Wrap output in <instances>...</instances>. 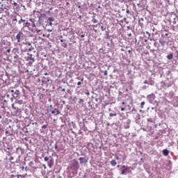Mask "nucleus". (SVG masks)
<instances>
[{"label":"nucleus","instance_id":"obj_6","mask_svg":"<svg viewBox=\"0 0 178 178\" xmlns=\"http://www.w3.org/2000/svg\"><path fill=\"white\" fill-rule=\"evenodd\" d=\"M163 155H164V156H168V155H169V150L164 149L163 150Z\"/></svg>","mask_w":178,"mask_h":178},{"label":"nucleus","instance_id":"obj_5","mask_svg":"<svg viewBox=\"0 0 178 178\" xmlns=\"http://www.w3.org/2000/svg\"><path fill=\"white\" fill-rule=\"evenodd\" d=\"M49 112H51L52 115H59V113H60V112H59L58 110L56 108H55L54 110L50 109Z\"/></svg>","mask_w":178,"mask_h":178},{"label":"nucleus","instance_id":"obj_52","mask_svg":"<svg viewBox=\"0 0 178 178\" xmlns=\"http://www.w3.org/2000/svg\"><path fill=\"white\" fill-rule=\"evenodd\" d=\"M127 29H130V26H127Z\"/></svg>","mask_w":178,"mask_h":178},{"label":"nucleus","instance_id":"obj_24","mask_svg":"<svg viewBox=\"0 0 178 178\" xmlns=\"http://www.w3.org/2000/svg\"><path fill=\"white\" fill-rule=\"evenodd\" d=\"M47 125H45V124L42 126V129H47Z\"/></svg>","mask_w":178,"mask_h":178},{"label":"nucleus","instance_id":"obj_29","mask_svg":"<svg viewBox=\"0 0 178 178\" xmlns=\"http://www.w3.org/2000/svg\"><path fill=\"white\" fill-rule=\"evenodd\" d=\"M124 111H125V108H121V111H122V112H124Z\"/></svg>","mask_w":178,"mask_h":178},{"label":"nucleus","instance_id":"obj_1","mask_svg":"<svg viewBox=\"0 0 178 178\" xmlns=\"http://www.w3.org/2000/svg\"><path fill=\"white\" fill-rule=\"evenodd\" d=\"M70 166L72 170H79V169L80 168L79 161H77L76 159L72 161L71 163L70 164Z\"/></svg>","mask_w":178,"mask_h":178},{"label":"nucleus","instance_id":"obj_23","mask_svg":"<svg viewBox=\"0 0 178 178\" xmlns=\"http://www.w3.org/2000/svg\"><path fill=\"white\" fill-rule=\"evenodd\" d=\"M49 168H52V163L51 162H48Z\"/></svg>","mask_w":178,"mask_h":178},{"label":"nucleus","instance_id":"obj_27","mask_svg":"<svg viewBox=\"0 0 178 178\" xmlns=\"http://www.w3.org/2000/svg\"><path fill=\"white\" fill-rule=\"evenodd\" d=\"M79 102V104H81V102H84V100H83L82 99H81Z\"/></svg>","mask_w":178,"mask_h":178},{"label":"nucleus","instance_id":"obj_57","mask_svg":"<svg viewBox=\"0 0 178 178\" xmlns=\"http://www.w3.org/2000/svg\"><path fill=\"white\" fill-rule=\"evenodd\" d=\"M165 35H168V33H166Z\"/></svg>","mask_w":178,"mask_h":178},{"label":"nucleus","instance_id":"obj_38","mask_svg":"<svg viewBox=\"0 0 178 178\" xmlns=\"http://www.w3.org/2000/svg\"><path fill=\"white\" fill-rule=\"evenodd\" d=\"M122 105H125L126 103H125L124 102H122Z\"/></svg>","mask_w":178,"mask_h":178},{"label":"nucleus","instance_id":"obj_31","mask_svg":"<svg viewBox=\"0 0 178 178\" xmlns=\"http://www.w3.org/2000/svg\"><path fill=\"white\" fill-rule=\"evenodd\" d=\"M81 81H79L78 83H77V86H81Z\"/></svg>","mask_w":178,"mask_h":178},{"label":"nucleus","instance_id":"obj_33","mask_svg":"<svg viewBox=\"0 0 178 178\" xmlns=\"http://www.w3.org/2000/svg\"><path fill=\"white\" fill-rule=\"evenodd\" d=\"M12 108H13V109H16L15 108V104H12Z\"/></svg>","mask_w":178,"mask_h":178},{"label":"nucleus","instance_id":"obj_47","mask_svg":"<svg viewBox=\"0 0 178 178\" xmlns=\"http://www.w3.org/2000/svg\"><path fill=\"white\" fill-rule=\"evenodd\" d=\"M121 51H124V49H121Z\"/></svg>","mask_w":178,"mask_h":178},{"label":"nucleus","instance_id":"obj_26","mask_svg":"<svg viewBox=\"0 0 178 178\" xmlns=\"http://www.w3.org/2000/svg\"><path fill=\"white\" fill-rule=\"evenodd\" d=\"M13 5H14V6H17V3H16V2H13Z\"/></svg>","mask_w":178,"mask_h":178},{"label":"nucleus","instance_id":"obj_14","mask_svg":"<svg viewBox=\"0 0 178 178\" xmlns=\"http://www.w3.org/2000/svg\"><path fill=\"white\" fill-rule=\"evenodd\" d=\"M92 22L94 24L98 23V20L97 19H95V17H93L92 19Z\"/></svg>","mask_w":178,"mask_h":178},{"label":"nucleus","instance_id":"obj_21","mask_svg":"<svg viewBox=\"0 0 178 178\" xmlns=\"http://www.w3.org/2000/svg\"><path fill=\"white\" fill-rule=\"evenodd\" d=\"M116 113H111L110 114H109V116L111 117V118H113V116H116Z\"/></svg>","mask_w":178,"mask_h":178},{"label":"nucleus","instance_id":"obj_43","mask_svg":"<svg viewBox=\"0 0 178 178\" xmlns=\"http://www.w3.org/2000/svg\"><path fill=\"white\" fill-rule=\"evenodd\" d=\"M44 75H45V76H48V73H47V72L44 73Z\"/></svg>","mask_w":178,"mask_h":178},{"label":"nucleus","instance_id":"obj_37","mask_svg":"<svg viewBox=\"0 0 178 178\" xmlns=\"http://www.w3.org/2000/svg\"><path fill=\"white\" fill-rule=\"evenodd\" d=\"M131 50H128V54H131Z\"/></svg>","mask_w":178,"mask_h":178},{"label":"nucleus","instance_id":"obj_59","mask_svg":"<svg viewBox=\"0 0 178 178\" xmlns=\"http://www.w3.org/2000/svg\"><path fill=\"white\" fill-rule=\"evenodd\" d=\"M81 81H83V79H81Z\"/></svg>","mask_w":178,"mask_h":178},{"label":"nucleus","instance_id":"obj_48","mask_svg":"<svg viewBox=\"0 0 178 178\" xmlns=\"http://www.w3.org/2000/svg\"><path fill=\"white\" fill-rule=\"evenodd\" d=\"M11 92H15V90H11Z\"/></svg>","mask_w":178,"mask_h":178},{"label":"nucleus","instance_id":"obj_32","mask_svg":"<svg viewBox=\"0 0 178 178\" xmlns=\"http://www.w3.org/2000/svg\"><path fill=\"white\" fill-rule=\"evenodd\" d=\"M54 148H55V149H58V145H55Z\"/></svg>","mask_w":178,"mask_h":178},{"label":"nucleus","instance_id":"obj_55","mask_svg":"<svg viewBox=\"0 0 178 178\" xmlns=\"http://www.w3.org/2000/svg\"><path fill=\"white\" fill-rule=\"evenodd\" d=\"M60 38H63V36H61V37H60Z\"/></svg>","mask_w":178,"mask_h":178},{"label":"nucleus","instance_id":"obj_8","mask_svg":"<svg viewBox=\"0 0 178 178\" xmlns=\"http://www.w3.org/2000/svg\"><path fill=\"white\" fill-rule=\"evenodd\" d=\"M111 166H116V165H118V163L116 162V160H112L110 162Z\"/></svg>","mask_w":178,"mask_h":178},{"label":"nucleus","instance_id":"obj_2","mask_svg":"<svg viewBox=\"0 0 178 178\" xmlns=\"http://www.w3.org/2000/svg\"><path fill=\"white\" fill-rule=\"evenodd\" d=\"M24 34L23 33V32L19 31L17 34L15 38L17 40V42H22V41H23V40H24Z\"/></svg>","mask_w":178,"mask_h":178},{"label":"nucleus","instance_id":"obj_9","mask_svg":"<svg viewBox=\"0 0 178 178\" xmlns=\"http://www.w3.org/2000/svg\"><path fill=\"white\" fill-rule=\"evenodd\" d=\"M79 161H80V163H81V164L84 163L86 162V158H84V157H80V158H79Z\"/></svg>","mask_w":178,"mask_h":178},{"label":"nucleus","instance_id":"obj_40","mask_svg":"<svg viewBox=\"0 0 178 178\" xmlns=\"http://www.w3.org/2000/svg\"><path fill=\"white\" fill-rule=\"evenodd\" d=\"M13 51H19V49H14Z\"/></svg>","mask_w":178,"mask_h":178},{"label":"nucleus","instance_id":"obj_41","mask_svg":"<svg viewBox=\"0 0 178 178\" xmlns=\"http://www.w3.org/2000/svg\"><path fill=\"white\" fill-rule=\"evenodd\" d=\"M60 42H63V39H61V40H60Z\"/></svg>","mask_w":178,"mask_h":178},{"label":"nucleus","instance_id":"obj_4","mask_svg":"<svg viewBox=\"0 0 178 178\" xmlns=\"http://www.w3.org/2000/svg\"><path fill=\"white\" fill-rule=\"evenodd\" d=\"M156 97H155V94L152 93L149 95H147V99H149V101H154V99H155Z\"/></svg>","mask_w":178,"mask_h":178},{"label":"nucleus","instance_id":"obj_46","mask_svg":"<svg viewBox=\"0 0 178 178\" xmlns=\"http://www.w3.org/2000/svg\"><path fill=\"white\" fill-rule=\"evenodd\" d=\"M104 74H105V76H106V74H107V72H106V71L105 72Z\"/></svg>","mask_w":178,"mask_h":178},{"label":"nucleus","instance_id":"obj_11","mask_svg":"<svg viewBox=\"0 0 178 178\" xmlns=\"http://www.w3.org/2000/svg\"><path fill=\"white\" fill-rule=\"evenodd\" d=\"M122 168H125V169L122 170L121 175H126V170H127V167H126V165H123Z\"/></svg>","mask_w":178,"mask_h":178},{"label":"nucleus","instance_id":"obj_17","mask_svg":"<svg viewBox=\"0 0 178 178\" xmlns=\"http://www.w3.org/2000/svg\"><path fill=\"white\" fill-rule=\"evenodd\" d=\"M58 89L60 90L63 92H65V91H66L65 88H63L62 86H59Z\"/></svg>","mask_w":178,"mask_h":178},{"label":"nucleus","instance_id":"obj_56","mask_svg":"<svg viewBox=\"0 0 178 178\" xmlns=\"http://www.w3.org/2000/svg\"><path fill=\"white\" fill-rule=\"evenodd\" d=\"M77 88H80V87H79V86H78V87H77Z\"/></svg>","mask_w":178,"mask_h":178},{"label":"nucleus","instance_id":"obj_16","mask_svg":"<svg viewBox=\"0 0 178 178\" xmlns=\"http://www.w3.org/2000/svg\"><path fill=\"white\" fill-rule=\"evenodd\" d=\"M61 47L63 48H67V44L64 42L61 44Z\"/></svg>","mask_w":178,"mask_h":178},{"label":"nucleus","instance_id":"obj_45","mask_svg":"<svg viewBox=\"0 0 178 178\" xmlns=\"http://www.w3.org/2000/svg\"><path fill=\"white\" fill-rule=\"evenodd\" d=\"M22 170H24V167H22Z\"/></svg>","mask_w":178,"mask_h":178},{"label":"nucleus","instance_id":"obj_15","mask_svg":"<svg viewBox=\"0 0 178 178\" xmlns=\"http://www.w3.org/2000/svg\"><path fill=\"white\" fill-rule=\"evenodd\" d=\"M147 122H149V123H152L153 124L155 123L154 122V120H152V118H148Z\"/></svg>","mask_w":178,"mask_h":178},{"label":"nucleus","instance_id":"obj_10","mask_svg":"<svg viewBox=\"0 0 178 178\" xmlns=\"http://www.w3.org/2000/svg\"><path fill=\"white\" fill-rule=\"evenodd\" d=\"M167 59H168L169 60H172V59H173V54H170L169 55H168Z\"/></svg>","mask_w":178,"mask_h":178},{"label":"nucleus","instance_id":"obj_7","mask_svg":"<svg viewBox=\"0 0 178 178\" xmlns=\"http://www.w3.org/2000/svg\"><path fill=\"white\" fill-rule=\"evenodd\" d=\"M22 111L19 108H17L15 111V116H20Z\"/></svg>","mask_w":178,"mask_h":178},{"label":"nucleus","instance_id":"obj_12","mask_svg":"<svg viewBox=\"0 0 178 178\" xmlns=\"http://www.w3.org/2000/svg\"><path fill=\"white\" fill-rule=\"evenodd\" d=\"M13 23H14V24H16L17 23V18H16V17H14L13 18Z\"/></svg>","mask_w":178,"mask_h":178},{"label":"nucleus","instance_id":"obj_39","mask_svg":"<svg viewBox=\"0 0 178 178\" xmlns=\"http://www.w3.org/2000/svg\"><path fill=\"white\" fill-rule=\"evenodd\" d=\"M128 36H129V37H131V33H129V34H128Z\"/></svg>","mask_w":178,"mask_h":178},{"label":"nucleus","instance_id":"obj_20","mask_svg":"<svg viewBox=\"0 0 178 178\" xmlns=\"http://www.w3.org/2000/svg\"><path fill=\"white\" fill-rule=\"evenodd\" d=\"M24 22H26L25 19H21L18 22V23H19V24H22V22L24 23Z\"/></svg>","mask_w":178,"mask_h":178},{"label":"nucleus","instance_id":"obj_54","mask_svg":"<svg viewBox=\"0 0 178 178\" xmlns=\"http://www.w3.org/2000/svg\"><path fill=\"white\" fill-rule=\"evenodd\" d=\"M10 159H13V157H11Z\"/></svg>","mask_w":178,"mask_h":178},{"label":"nucleus","instance_id":"obj_22","mask_svg":"<svg viewBox=\"0 0 178 178\" xmlns=\"http://www.w3.org/2000/svg\"><path fill=\"white\" fill-rule=\"evenodd\" d=\"M44 160L45 162H48V161H49V157H44Z\"/></svg>","mask_w":178,"mask_h":178},{"label":"nucleus","instance_id":"obj_58","mask_svg":"<svg viewBox=\"0 0 178 178\" xmlns=\"http://www.w3.org/2000/svg\"><path fill=\"white\" fill-rule=\"evenodd\" d=\"M123 169H126V168H123Z\"/></svg>","mask_w":178,"mask_h":178},{"label":"nucleus","instance_id":"obj_30","mask_svg":"<svg viewBox=\"0 0 178 178\" xmlns=\"http://www.w3.org/2000/svg\"><path fill=\"white\" fill-rule=\"evenodd\" d=\"M19 58V56H18V55H16V56H14V59H16V58Z\"/></svg>","mask_w":178,"mask_h":178},{"label":"nucleus","instance_id":"obj_25","mask_svg":"<svg viewBox=\"0 0 178 178\" xmlns=\"http://www.w3.org/2000/svg\"><path fill=\"white\" fill-rule=\"evenodd\" d=\"M115 159H117V161H119L120 159L119 158V156L116 155L115 156Z\"/></svg>","mask_w":178,"mask_h":178},{"label":"nucleus","instance_id":"obj_28","mask_svg":"<svg viewBox=\"0 0 178 178\" xmlns=\"http://www.w3.org/2000/svg\"><path fill=\"white\" fill-rule=\"evenodd\" d=\"M84 37H86V35H84V34L81 35V38H84Z\"/></svg>","mask_w":178,"mask_h":178},{"label":"nucleus","instance_id":"obj_44","mask_svg":"<svg viewBox=\"0 0 178 178\" xmlns=\"http://www.w3.org/2000/svg\"><path fill=\"white\" fill-rule=\"evenodd\" d=\"M50 108H51V109H54V108L52 107V105H50Z\"/></svg>","mask_w":178,"mask_h":178},{"label":"nucleus","instance_id":"obj_42","mask_svg":"<svg viewBox=\"0 0 178 178\" xmlns=\"http://www.w3.org/2000/svg\"><path fill=\"white\" fill-rule=\"evenodd\" d=\"M28 45H29V47H31V43H28Z\"/></svg>","mask_w":178,"mask_h":178},{"label":"nucleus","instance_id":"obj_13","mask_svg":"<svg viewBox=\"0 0 178 178\" xmlns=\"http://www.w3.org/2000/svg\"><path fill=\"white\" fill-rule=\"evenodd\" d=\"M145 105V102H142L140 103V108L141 109H143L144 108V106Z\"/></svg>","mask_w":178,"mask_h":178},{"label":"nucleus","instance_id":"obj_34","mask_svg":"<svg viewBox=\"0 0 178 178\" xmlns=\"http://www.w3.org/2000/svg\"><path fill=\"white\" fill-rule=\"evenodd\" d=\"M43 168H44V169H47V166L45 165V164L43 165Z\"/></svg>","mask_w":178,"mask_h":178},{"label":"nucleus","instance_id":"obj_36","mask_svg":"<svg viewBox=\"0 0 178 178\" xmlns=\"http://www.w3.org/2000/svg\"><path fill=\"white\" fill-rule=\"evenodd\" d=\"M7 52L9 54V52H10V49H7Z\"/></svg>","mask_w":178,"mask_h":178},{"label":"nucleus","instance_id":"obj_35","mask_svg":"<svg viewBox=\"0 0 178 178\" xmlns=\"http://www.w3.org/2000/svg\"><path fill=\"white\" fill-rule=\"evenodd\" d=\"M26 26H30V24H29V22H26Z\"/></svg>","mask_w":178,"mask_h":178},{"label":"nucleus","instance_id":"obj_18","mask_svg":"<svg viewBox=\"0 0 178 178\" xmlns=\"http://www.w3.org/2000/svg\"><path fill=\"white\" fill-rule=\"evenodd\" d=\"M48 21L50 22H55V19H54L53 17H49Z\"/></svg>","mask_w":178,"mask_h":178},{"label":"nucleus","instance_id":"obj_19","mask_svg":"<svg viewBox=\"0 0 178 178\" xmlns=\"http://www.w3.org/2000/svg\"><path fill=\"white\" fill-rule=\"evenodd\" d=\"M33 50H34V47H31L30 48H29V49H27V52H30V51H33Z\"/></svg>","mask_w":178,"mask_h":178},{"label":"nucleus","instance_id":"obj_49","mask_svg":"<svg viewBox=\"0 0 178 178\" xmlns=\"http://www.w3.org/2000/svg\"><path fill=\"white\" fill-rule=\"evenodd\" d=\"M50 24V26H52V22H50V24Z\"/></svg>","mask_w":178,"mask_h":178},{"label":"nucleus","instance_id":"obj_50","mask_svg":"<svg viewBox=\"0 0 178 178\" xmlns=\"http://www.w3.org/2000/svg\"><path fill=\"white\" fill-rule=\"evenodd\" d=\"M0 119H2V115H0Z\"/></svg>","mask_w":178,"mask_h":178},{"label":"nucleus","instance_id":"obj_51","mask_svg":"<svg viewBox=\"0 0 178 178\" xmlns=\"http://www.w3.org/2000/svg\"><path fill=\"white\" fill-rule=\"evenodd\" d=\"M127 13H129V10H127Z\"/></svg>","mask_w":178,"mask_h":178},{"label":"nucleus","instance_id":"obj_3","mask_svg":"<svg viewBox=\"0 0 178 178\" xmlns=\"http://www.w3.org/2000/svg\"><path fill=\"white\" fill-rule=\"evenodd\" d=\"M28 57L26 60H30V63H33V62H35V56L34 55H33L32 54L28 53L27 54Z\"/></svg>","mask_w":178,"mask_h":178},{"label":"nucleus","instance_id":"obj_53","mask_svg":"<svg viewBox=\"0 0 178 178\" xmlns=\"http://www.w3.org/2000/svg\"><path fill=\"white\" fill-rule=\"evenodd\" d=\"M145 84H147V81H145Z\"/></svg>","mask_w":178,"mask_h":178}]
</instances>
